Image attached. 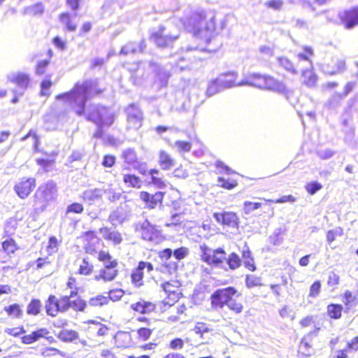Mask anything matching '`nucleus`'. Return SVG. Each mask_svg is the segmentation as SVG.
Wrapping results in <instances>:
<instances>
[{
	"label": "nucleus",
	"instance_id": "nucleus-1",
	"mask_svg": "<svg viewBox=\"0 0 358 358\" xmlns=\"http://www.w3.org/2000/svg\"><path fill=\"white\" fill-rule=\"evenodd\" d=\"M180 22L185 30L206 42L207 51L215 52L221 47L222 41L217 38L215 30V15L207 19L203 10L187 9Z\"/></svg>",
	"mask_w": 358,
	"mask_h": 358
},
{
	"label": "nucleus",
	"instance_id": "nucleus-2",
	"mask_svg": "<svg viewBox=\"0 0 358 358\" xmlns=\"http://www.w3.org/2000/svg\"><path fill=\"white\" fill-rule=\"evenodd\" d=\"M180 287L181 282L176 279L165 280L161 284V288L166 296L159 301V313L165 315V321L168 323H177L180 316L187 310L184 303L175 307V304L182 297Z\"/></svg>",
	"mask_w": 358,
	"mask_h": 358
},
{
	"label": "nucleus",
	"instance_id": "nucleus-3",
	"mask_svg": "<svg viewBox=\"0 0 358 358\" xmlns=\"http://www.w3.org/2000/svg\"><path fill=\"white\" fill-rule=\"evenodd\" d=\"M96 87V81L86 80L76 83L71 90L56 96L57 100H62L69 104L75 113L80 116L84 114L85 104Z\"/></svg>",
	"mask_w": 358,
	"mask_h": 358
},
{
	"label": "nucleus",
	"instance_id": "nucleus-4",
	"mask_svg": "<svg viewBox=\"0 0 358 358\" xmlns=\"http://www.w3.org/2000/svg\"><path fill=\"white\" fill-rule=\"evenodd\" d=\"M241 295V292L235 287L217 289L210 295V308L212 310L217 311L227 307L231 313L235 315H240L243 313L245 307L243 302L236 298Z\"/></svg>",
	"mask_w": 358,
	"mask_h": 358
},
{
	"label": "nucleus",
	"instance_id": "nucleus-5",
	"mask_svg": "<svg viewBox=\"0 0 358 358\" xmlns=\"http://www.w3.org/2000/svg\"><path fill=\"white\" fill-rule=\"evenodd\" d=\"M97 260L103 263V267L95 275L94 280L104 283L113 282L115 280L119 275L117 259L112 257L109 252L101 250L97 253Z\"/></svg>",
	"mask_w": 358,
	"mask_h": 358
},
{
	"label": "nucleus",
	"instance_id": "nucleus-6",
	"mask_svg": "<svg viewBox=\"0 0 358 358\" xmlns=\"http://www.w3.org/2000/svg\"><path fill=\"white\" fill-rule=\"evenodd\" d=\"M240 84L254 86L283 94L287 92V88L283 83L275 80L271 76L262 75L257 73L246 75Z\"/></svg>",
	"mask_w": 358,
	"mask_h": 358
},
{
	"label": "nucleus",
	"instance_id": "nucleus-7",
	"mask_svg": "<svg viewBox=\"0 0 358 358\" xmlns=\"http://www.w3.org/2000/svg\"><path fill=\"white\" fill-rule=\"evenodd\" d=\"M86 118L97 125L98 129L93 136L94 138H101L103 134L102 127L104 126L109 127L113 124L114 115L106 107L90 105Z\"/></svg>",
	"mask_w": 358,
	"mask_h": 358
},
{
	"label": "nucleus",
	"instance_id": "nucleus-8",
	"mask_svg": "<svg viewBox=\"0 0 358 358\" xmlns=\"http://www.w3.org/2000/svg\"><path fill=\"white\" fill-rule=\"evenodd\" d=\"M176 21V18L172 19L171 22L159 26L158 30L152 34L151 39L158 47H170L179 38L180 29L173 25Z\"/></svg>",
	"mask_w": 358,
	"mask_h": 358
},
{
	"label": "nucleus",
	"instance_id": "nucleus-9",
	"mask_svg": "<svg viewBox=\"0 0 358 358\" xmlns=\"http://www.w3.org/2000/svg\"><path fill=\"white\" fill-rule=\"evenodd\" d=\"M76 296V290H71L70 294L63 295L57 298L54 294L48 296L45 303V314L50 317H55L59 313L67 312L69 307V298H73Z\"/></svg>",
	"mask_w": 358,
	"mask_h": 358
},
{
	"label": "nucleus",
	"instance_id": "nucleus-10",
	"mask_svg": "<svg viewBox=\"0 0 358 358\" xmlns=\"http://www.w3.org/2000/svg\"><path fill=\"white\" fill-rule=\"evenodd\" d=\"M200 260L210 266L220 267L227 258L225 250L221 247L211 250L206 245H202L200 246Z\"/></svg>",
	"mask_w": 358,
	"mask_h": 358
},
{
	"label": "nucleus",
	"instance_id": "nucleus-11",
	"mask_svg": "<svg viewBox=\"0 0 358 358\" xmlns=\"http://www.w3.org/2000/svg\"><path fill=\"white\" fill-rule=\"evenodd\" d=\"M78 241L83 247L86 254L93 255L96 252V245L102 243L101 238L96 236V231L93 230H87L82 232L81 235L78 237Z\"/></svg>",
	"mask_w": 358,
	"mask_h": 358
},
{
	"label": "nucleus",
	"instance_id": "nucleus-12",
	"mask_svg": "<svg viewBox=\"0 0 358 358\" xmlns=\"http://www.w3.org/2000/svg\"><path fill=\"white\" fill-rule=\"evenodd\" d=\"M154 270V266L150 262L141 261L138 262L136 266L134 268L130 273V280L134 287H141L144 285L143 279L144 275L149 273Z\"/></svg>",
	"mask_w": 358,
	"mask_h": 358
},
{
	"label": "nucleus",
	"instance_id": "nucleus-13",
	"mask_svg": "<svg viewBox=\"0 0 358 358\" xmlns=\"http://www.w3.org/2000/svg\"><path fill=\"white\" fill-rule=\"evenodd\" d=\"M53 199V190L49 188L39 189L34 196V207L36 212H43L48 202Z\"/></svg>",
	"mask_w": 358,
	"mask_h": 358
},
{
	"label": "nucleus",
	"instance_id": "nucleus-14",
	"mask_svg": "<svg viewBox=\"0 0 358 358\" xmlns=\"http://www.w3.org/2000/svg\"><path fill=\"white\" fill-rule=\"evenodd\" d=\"M142 239L146 241H158L160 238V231L157 229L155 226L150 224L148 220H144L143 222L136 227Z\"/></svg>",
	"mask_w": 358,
	"mask_h": 358
},
{
	"label": "nucleus",
	"instance_id": "nucleus-15",
	"mask_svg": "<svg viewBox=\"0 0 358 358\" xmlns=\"http://www.w3.org/2000/svg\"><path fill=\"white\" fill-rule=\"evenodd\" d=\"M128 127L138 129L143 120V115L139 107L134 103L130 104L126 109Z\"/></svg>",
	"mask_w": 358,
	"mask_h": 358
},
{
	"label": "nucleus",
	"instance_id": "nucleus-16",
	"mask_svg": "<svg viewBox=\"0 0 358 358\" xmlns=\"http://www.w3.org/2000/svg\"><path fill=\"white\" fill-rule=\"evenodd\" d=\"M213 218L217 223L229 228H238L239 217L234 211H223L213 213Z\"/></svg>",
	"mask_w": 358,
	"mask_h": 358
},
{
	"label": "nucleus",
	"instance_id": "nucleus-17",
	"mask_svg": "<svg viewBox=\"0 0 358 358\" xmlns=\"http://www.w3.org/2000/svg\"><path fill=\"white\" fill-rule=\"evenodd\" d=\"M339 16L346 29H350L358 26V5L345 10Z\"/></svg>",
	"mask_w": 358,
	"mask_h": 358
},
{
	"label": "nucleus",
	"instance_id": "nucleus-18",
	"mask_svg": "<svg viewBox=\"0 0 358 358\" xmlns=\"http://www.w3.org/2000/svg\"><path fill=\"white\" fill-rule=\"evenodd\" d=\"M130 309L136 313L145 315L156 312L157 306L151 301L141 299L131 303V305H130Z\"/></svg>",
	"mask_w": 358,
	"mask_h": 358
},
{
	"label": "nucleus",
	"instance_id": "nucleus-19",
	"mask_svg": "<svg viewBox=\"0 0 358 358\" xmlns=\"http://www.w3.org/2000/svg\"><path fill=\"white\" fill-rule=\"evenodd\" d=\"M151 70L155 73V83L159 87H166L171 76L169 71L153 62H150Z\"/></svg>",
	"mask_w": 358,
	"mask_h": 358
},
{
	"label": "nucleus",
	"instance_id": "nucleus-20",
	"mask_svg": "<svg viewBox=\"0 0 358 358\" xmlns=\"http://www.w3.org/2000/svg\"><path fill=\"white\" fill-rule=\"evenodd\" d=\"M7 78L11 83L15 84L22 92L19 93L22 95L24 90L28 87L30 83L29 75L25 73H11L7 76Z\"/></svg>",
	"mask_w": 358,
	"mask_h": 358
},
{
	"label": "nucleus",
	"instance_id": "nucleus-21",
	"mask_svg": "<svg viewBox=\"0 0 358 358\" xmlns=\"http://www.w3.org/2000/svg\"><path fill=\"white\" fill-rule=\"evenodd\" d=\"M163 197V192H157L152 195L146 192H141V193H140V199L147 204L148 208L151 209H153L157 206L161 204Z\"/></svg>",
	"mask_w": 358,
	"mask_h": 358
},
{
	"label": "nucleus",
	"instance_id": "nucleus-22",
	"mask_svg": "<svg viewBox=\"0 0 358 358\" xmlns=\"http://www.w3.org/2000/svg\"><path fill=\"white\" fill-rule=\"evenodd\" d=\"M236 73L228 72L227 73L220 75L218 76V82H220V85L222 86L224 90L235 86H242L243 85L240 84L241 81L238 83L236 82Z\"/></svg>",
	"mask_w": 358,
	"mask_h": 358
},
{
	"label": "nucleus",
	"instance_id": "nucleus-23",
	"mask_svg": "<svg viewBox=\"0 0 358 358\" xmlns=\"http://www.w3.org/2000/svg\"><path fill=\"white\" fill-rule=\"evenodd\" d=\"M49 333L47 329L41 328L31 332L30 334L22 336L20 340H22V344L31 345L42 338H45Z\"/></svg>",
	"mask_w": 358,
	"mask_h": 358
},
{
	"label": "nucleus",
	"instance_id": "nucleus-24",
	"mask_svg": "<svg viewBox=\"0 0 358 358\" xmlns=\"http://www.w3.org/2000/svg\"><path fill=\"white\" fill-rule=\"evenodd\" d=\"M34 180H20L15 185V192L21 199H25L32 191L34 187Z\"/></svg>",
	"mask_w": 358,
	"mask_h": 358
},
{
	"label": "nucleus",
	"instance_id": "nucleus-25",
	"mask_svg": "<svg viewBox=\"0 0 358 358\" xmlns=\"http://www.w3.org/2000/svg\"><path fill=\"white\" fill-rule=\"evenodd\" d=\"M358 350V336H356L350 342L347 343L344 349L336 351L335 358H349L350 352Z\"/></svg>",
	"mask_w": 358,
	"mask_h": 358
},
{
	"label": "nucleus",
	"instance_id": "nucleus-26",
	"mask_svg": "<svg viewBox=\"0 0 358 358\" xmlns=\"http://www.w3.org/2000/svg\"><path fill=\"white\" fill-rule=\"evenodd\" d=\"M343 311L344 306L340 303H331L326 306V315L331 320H338L341 319Z\"/></svg>",
	"mask_w": 358,
	"mask_h": 358
},
{
	"label": "nucleus",
	"instance_id": "nucleus-27",
	"mask_svg": "<svg viewBox=\"0 0 358 358\" xmlns=\"http://www.w3.org/2000/svg\"><path fill=\"white\" fill-rule=\"evenodd\" d=\"M178 266L177 263H165L162 264L159 268V273H161V279L165 280L170 277H177Z\"/></svg>",
	"mask_w": 358,
	"mask_h": 358
},
{
	"label": "nucleus",
	"instance_id": "nucleus-28",
	"mask_svg": "<svg viewBox=\"0 0 358 358\" xmlns=\"http://www.w3.org/2000/svg\"><path fill=\"white\" fill-rule=\"evenodd\" d=\"M1 247H2L3 252L6 254L8 257H10L20 249L16 241L11 237H8V238L3 241Z\"/></svg>",
	"mask_w": 358,
	"mask_h": 358
},
{
	"label": "nucleus",
	"instance_id": "nucleus-29",
	"mask_svg": "<svg viewBox=\"0 0 358 358\" xmlns=\"http://www.w3.org/2000/svg\"><path fill=\"white\" fill-rule=\"evenodd\" d=\"M341 301L345 306V312H348L352 307L357 305V296L350 290H345L341 295Z\"/></svg>",
	"mask_w": 358,
	"mask_h": 358
},
{
	"label": "nucleus",
	"instance_id": "nucleus-30",
	"mask_svg": "<svg viewBox=\"0 0 358 358\" xmlns=\"http://www.w3.org/2000/svg\"><path fill=\"white\" fill-rule=\"evenodd\" d=\"M242 264L244 265V268L249 271L255 272L257 270L255 259L248 248L242 250Z\"/></svg>",
	"mask_w": 358,
	"mask_h": 358
},
{
	"label": "nucleus",
	"instance_id": "nucleus-31",
	"mask_svg": "<svg viewBox=\"0 0 358 358\" xmlns=\"http://www.w3.org/2000/svg\"><path fill=\"white\" fill-rule=\"evenodd\" d=\"M159 164L162 169L169 170L174 166L175 161L166 151L162 150L159 152Z\"/></svg>",
	"mask_w": 358,
	"mask_h": 358
},
{
	"label": "nucleus",
	"instance_id": "nucleus-32",
	"mask_svg": "<svg viewBox=\"0 0 358 358\" xmlns=\"http://www.w3.org/2000/svg\"><path fill=\"white\" fill-rule=\"evenodd\" d=\"M94 272V264L88 257L82 258L81 263L78 265V273L83 276H90Z\"/></svg>",
	"mask_w": 358,
	"mask_h": 358
},
{
	"label": "nucleus",
	"instance_id": "nucleus-33",
	"mask_svg": "<svg viewBox=\"0 0 358 358\" xmlns=\"http://www.w3.org/2000/svg\"><path fill=\"white\" fill-rule=\"evenodd\" d=\"M69 307L76 312H83L86 308V301L76 292L74 298H69Z\"/></svg>",
	"mask_w": 358,
	"mask_h": 358
},
{
	"label": "nucleus",
	"instance_id": "nucleus-34",
	"mask_svg": "<svg viewBox=\"0 0 358 358\" xmlns=\"http://www.w3.org/2000/svg\"><path fill=\"white\" fill-rule=\"evenodd\" d=\"M99 231L103 233V239L113 243V245H118L122 241L121 235L116 231H111L108 228H101Z\"/></svg>",
	"mask_w": 358,
	"mask_h": 358
},
{
	"label": "nucleus",
	"instance_id": "nucleus-35",
	"mask_svg": "<svg viewBox=\"0 0 358 358\" xmlns=\"http://www.w3.org/2000/svg\"><path fill=\"white\" fill-rule=\"evenodd\" d=\"M345 69V62L343 59H337L334 66L330 68L329 66H324L323 71L329 75H335L344 71Z\"/></svg>",
	"mask_w": 358,
	"mask_h": 358
},
{
	"label": "nucleus",
	"instance_id": "nucleus-36",
	"mask_svg": "<svg viewBox=\"0 0 358 358\" xmlns=\"http://www.w3.org/2000/svg\"><path fill=\"white\" fill-rule=\"evenodd\" d=\"M101 196L100 191L96 189H88L83 192L81 198L84 202L92 204L94 201L99 199Z\"/></svg>",
	"mask_w": 358,
	"mask_h": 358
},
{
	"label": "nucleus",
	"instance_id": "nucleus-37",
	"mask_svg": "<svg viewBox=\"0 0 358 358\" xmlns=\"http://www.w3.org/2000/svg\"><path fill=\"white\" fill-rule=\"evenodd\" d=\"M304 52H299L297 54V58L300 62H306L307 63L306 68L312 69L313 62L310 57L313 56L314 52L313 49L309 46H305L303 48Z\"/></svg>",
	"mask_w": 358,
	"mask_h": 358
},
{
	"label": "nucleus",
	"instance_id": "nucleus-38",
	"mask_svg": "<svg viewBox=\"0 0 358 358\" xmlns=\"http://www.w3.org/2000/svg\"><path fill=\"white\" fill-rule=\"evenodd\" d=\"M144 47V41H141L139 45L135 42H129L122 48L120 55H127L136 52L138 50L142 51Z\"/></svg>",
	"mask_w": 358,
	"mask_h": 358
},
{
	"label": "nucleus",
	"instance_id": "nucleus-39",
	"mask_svg": "<svg viewBox=\"0 0 358 358\" xmlns=\"http://www.w3.org/2000/svg\"><path fill=\"white\" fill-rule=\"evenodd\" d=\"M311 354L310 342L307 341L306 338L301 339L298 346V355L300 357H308Z\"/></svg>",
	"mask_w": 358,
	"mask_h": 358
},
{
	"label": "nucleus",
	"instance_id": "nucleus-40",
	"mask_svg": "<svg viewBox=\"0 0 358 358\" xmlns=\"http://www.w3.org/2000/svg\"><path fill=\"white\" fill-rule=\"evenodd\" d=\"M303 83L309 87H314L316 85L317 76L313 72L312 69L306 68L302 72Z\"/></svg>",
	"mask_w": 358,
	"mask_h": 358
},
{
	"label": "nucleus",
	"instance_id": "nucleus-41",
	"mask_svg": "<svg viewBox=\"0 0 358 358\" xmlns=\"http://www.w3.org/2000/svg\"><path fill=\"white\" fill-rule=\"evenodd\" d=\"M225 262H227L229 270L234 271L241 267V258L239 257L237 253L232 252L227 256Z\"/></svg>",
	"mask_w": 358,
	"mask_h": 358
},
{
	"label": "nucleus",
	"instance_id": "nucleus-42",
	"mask_svg": "<svg viewBox=\"0 0 358 358\" xmlns=\"http://www.w3.org/2000/svg\"><path fill=\"white\" fill-rule=\"evenodd\" d=\"M44 12V6L41 3H36L32 6L24 8L23 15H41Z\"/></svg>",
	"mask_w": 358,
	"mask_h": 358
},
{
	"label": "nucleus",
	"instance_id": "nucleus-43",
	"mask_svg": "<svg viewBox=\"0 0 358 358\" xmlns=\"http://www.w3.org/2000/svg\"><path fill=\"white\" fill-rule=\"evenodd\" d=\"M58 338L64 342H72L78 338V334L73 330L62 329L58 333Z\"/></svg>",
	"mask_w": 358,
	"mask_h": 358
},
{
	"label": "nucleus",
	"instance_id": "nucleus-44",
	"mask_svg": "<svg viewBox=\"0 0 358 358\" xmlns=\"http://www.w3.org/2000/svg\"><path fill=\"white\" fill-rule=\"evenodd\" d=\"M41 355L43 358H59L64 357V353L57 348L45 347L41 350Z\"/></svg>",
	"mask_w": 358,
	"mask_h": 358
},
{
	"label": "nucleus",
	"instance_id": "nucleus-45",
	"mask_svg": "<svg viewBox=\"0 0 358 358\" xmlns=\"http://www.w3.org/2000/svg\"><path fill=\"white\" fill-rule=\"evenodd\" d=\"M154 329L150 327H138L136 329V338L141 342H146L152 336Z\"/></svg>",
	"mask_w": 358,
	"mask_h": 358
},
{
	"label": "nucleus",
	"instance_id": "nucleus-46",
	"mask_svg": "<svg viewBox=\"0 0 358 358\" xmlns=\"http://www.w3.org/2000/svg\"><path fill=\"white\" fill-rule=\"evenodd\" d=\"M138 171L143 176H151V179H160L155 176L159 175V170L155 169H149L146 164H139L137 166Z\"/></svg>",
	"mask_w": 358,
	"mask_h": 358
},
{
	"label": "nucleus",
	"instance_id": "nucleus-47",
	"mask_svg": "<svg viewBox=\"0 0 358 358\" xmlns=\"http://www.w3.org/2000/svg\"><path fill=\"white\" fill-rule=\"evenodd\" d=\"M4 311L8 316L13 318H20L21 315H22L20 305L17 303H11L8 306H5Z\"/></svg>",
	"mask_w": 358,
	"mask_h": 358
},
{
	"label": "nucleus",
	"instance_id": "nucleus-48",
	"mask_svg": "<svg viewBox=\"0 0 358 358\" xmlns=\"http://www.w3.org/2000/svg\"><path fill=\"white\" fill-rule=\"evenodd\" d=\"M60 22L65 25V28L69 31H74L77 28V24L73 22L69 13H63L59 16Z\"/></svg>",
	"mask_w": 358,
	"mask_h": 358
},
{
	"label": "nucleus",
	"instance_id": "nucleus-49",
	"mask_svg": "<svg viewBox=\"0 0 358 358\" xmlns=\"http://www.w3.org/2000/svg\"><path fill=\"white\" fill-rule=\"evenodd\" d=\"M278 63L280 66L292 74H296L297 71L293 63L287 57H281L278 58Z\"/></svg>",
	"mask_w": 358,
	"mask_h": 358
},
{
	"label": "nucleus",
	"instance_id": "nucleus-50",
	"mask_svg": "<svg viewBox=\"0 0 358 358\" xmlns=\"http://www.w3.org/2000/svg\"><path fill=\"white\" fill-rule=\"evenodd\" d=\"M343 98V95L341 93L334 92L326 102L325 106L328 108L334 109L341 104Z\"/></svg>",
	"mask_w": 358,
	"mask_h": 358
},
{
	"label": "nucleus",
	"instance_id": "nucleus-51",
	"mask_svg": "<svg viewBox=\"0 0 358 358\" xmlns=\"http://www.w3.org/2000/svg\"><path fill=\"white\" fill-rule=\"evenodd\" d=\"M170 65L174 72H180L188 67V62L183 57L178 55L176 59V62L170 63Z\"/></svg>",
	"mask_w": 358,
	"mask_h": 358
},
{
	"label": "nucleus",
	"instance_id": "nucleus-52",
	"mask_svg": "<svg viewBox=\"0 0 358 358\" xmlns=\"http://www.w3.org/2000/svg\"><path fill=\"white\" fill-rule=\"evenodd\" d=\"M41 309V301L38 299H33L31 300V302L27 305V310H26V313H27L29 315H36L40 313V310Z\"/></svg>",
	"mask_w": 358,
	"mask_h": 358
},
{
	"label": "nucleus",
	"instance_id": "nucleus-53",
	"mask_svg": "<svg viewBox=\"0 0 358 358\" xmlns=\"http://www.w3.org/2000/svg\"><path fill=\"white\" fill-rule=\"evenodd\" d=\"M327 286L331 288V291L338 287L340 285V275L335 271H331L329 273V277H327V282H326Z\"/></svg>",
	"mask_w": 358,
	"mask_h": 358
},
{
	"label": "nucleus",
	"instance_id": "nucleus-54",
	"mask_svg": "<svg viewBox=\"0 0 358 358\" xmlns=\"http://www.w3.org/2000/svg\"><path fill=\"white\" fill-rule=\"evenodd\" d=\"M222 86L220 85V82H218V77L210 81L208 84L206 94L208 96H212L215 95L216 93L223 90Z\"/></svg>",
	"mask_w": 358,
	"mask_h": 358
},
{
	"label": "nucleus",
	"instance_id": "nucleus-55",
	"mask_svg": "<svg viewBox=\"0 0 358 358\" xmlns=\"http://www.w3.org/2000/svg\"><path fill=\"white\" fill-rule=\"evenodd\" d=\"M109 301L110 299H108L106 296L96 295L95 296L90 299V301H88V304L92 307H101L103 306H106Z\"/></svg>",
	"mask_w": 358,
	"mask_h": 358
},
{
	"label": "nucleus",
	"instance_id": "nucleus-56",
	"mask_svg": "<svg viewBox=\"0 0 358 358\" xmlns=\"http://www.w3.org/2000/svg\"><path fill=\"white\" fill-rule=\"evenodd\" d=\"M123 296H124V290L120 288H115L109 290L108 296L106 297L110 301L115 302L122 299Z\"/></svg>",
	"mask_w": 358,
	"mask_h": 358
},
{
	"label": "nucleus",
	"instance_id": "nucleus-57",
	"mask_svg": "<svg viewBox=\"0 0 358 358\" xmlns=\"http://www.w3.org/2000/svg\"><path fill=\"white\" fill-rule=\"evenodd\" d=\"M122 157L127 164H134L137 159L136 153L132 148H128L123 151Z\"/></svg>",
	"mask_w": 358,
	"mask_h": 358
},
{
	"label": "nucleus",
	"instance_id": "nucleus-58",
	"mask_svg": "<svg viewBox=\"0 0 358 358\" xmlns=\"http://www.w3.org/2000/svg\"><path fill=\"white\" fill-rule=\"evenodd\" d=\"M245 285L248 289L261 286L260 278L248 275L245 277Z\"/></svg>",
	"mask_w": 358,
	"mask_h": 358
},
{
	"label": "nucleus",
	"instance_id": "nucleus-59",
	"mask_svg": "<svg viewBox=\"0 0 358 358\" xmlns=\"http://www.w3.org/2000/svg\"><path fill=\"white\" fill-rule=\"evenodd\" d=\"M169 349L172 351L180 350L185 346V341L180 337L174 338L169 343Z\"/></svg>",
	"mask_w": 358,
	"mask_h": 358
},
{
	"label": "nucleus",
	"instance_id": "nucleus-60",
	"mask_svg": "<svg viewBox=\"0 0 358 358\" xmlns=\"http://www.w3.org/2000/svg\"><path fill=\"white\" fill-rule=\"evenodd\" d=\"M266 203H294L295 202V197L292 195H285L279 197L276 200L270 199H265Z\"/></svg>",
	"mask_w": 358,
	"mask_h": 358
},
{
	"label": "nucleus",
	"instance_id": "nucleus-61",
	"mask_svg": "<svg viewBox=\"0 0 358 358\" xmlns=\"http://www.w3.org/2000/svg\"><path fill=\"white\" fill-rule=\"evenodd\" d=\"M261 203L245 201L243 203V211L246 215L250 214L254 210L260 208Z\"/></svg>",
	"mask_w": 358,
	"mask_h": 358
},
{
	"label": "nucleus",
	"instance_id": "nucleus-62",
	"mask_svg": "<svg viewBox=\"0 0 358 358\" xmlns=\"http://www.w3.org/2000/svg\"><path fill=\"white\" fill-rule=\"evenodd\" d=\"M174 147L178 149L179 152H187L192 148V144L189 141H176L174 143Z\"/></svg>",
	"mask_w": 358,
	"mask_h": 358
},
{
	"label": "nucleus",
	"instance_id": "nucleus-63",
	"mask_svg": "<svg viewBox=\"0 0 358 358\" xmlns=\"http://www.w3.org/2000/svg\"><path fill=\"white\" fill-rule=\"evenodd\" d=\"M210 331V329H208V325L204 322H197V324H194V334L200 336L202 338L203 334L204 333H207Z\"/></svg>",
	"mask_w": 358,
	"mask_h": 358
},
{
	"label": "nucleus",
	"instance_id": "nucleus-64",
	"mask_svg": "<svg viewBox=\"0 0 358 358\" xmlns=\"http://www.w3.org/2000/svg\"><path fill=\"white\" fill-rule=\"evenodd\" d=\"M321 284L320 281L315 280L312 285L310 286V292H308V297L310 298H315L318 296L320 292Z\"/></svg>",
	"mask_w": 358,
	"mask_h": 358
}]
</instances>
